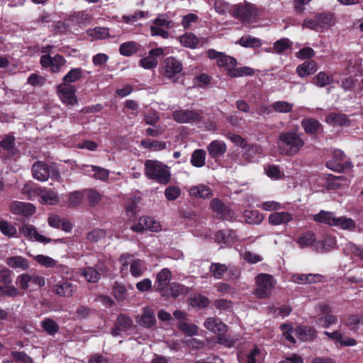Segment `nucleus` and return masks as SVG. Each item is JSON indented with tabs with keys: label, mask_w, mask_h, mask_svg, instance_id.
Returning <instances> with one entry per match:
<instances>
[{
	"label": "nucleus",
	"mask_w": 363,
	"mask_h": 363,
	"mask_svg": "<svg viewBox=\"0 0 363 363\" xmlns=\"http://www.w3.org/2000/svg\"><path fill=\"white\" fill-rule=\"evenodd\" d=\"M191 163L196 167H203L206 163V152L201 149L194 150L191 155Z\"/></svg>",
	"instance_id": "35"
},
{
	"label": "nucleus",
	"mask_w": 363,
	"mask_h": 363,
	"mask_svg": "<svg viewBox=\"0 0 363 363\" xmlns=\"http://www.w3.org/2000/svg\"><path fill=\"white\" fill-rule=\"evenodd\" d=\"M209 155L213 157H218L223 155L227 150L226 145L221 140H213L207 147Z\"/></svg>",
	"instance_id": "22"
},
{
	"label": "nucleus",
	"mask_w": 363,
	"mask_h": 363,
	"mask_svg": "<svg viewBox=\"0 0 363 363\" xmlns=\"http://www.w3.org/2000/svg\"><path fill=\"white\" fill-rule=\"evenodd\" d=\"M66 63V60L61 55H55L52 57L50 55H44L40 57V64L45 67H50L54 73L60 72Z\"/></svg>",
	"instance_id": "8"
},
{
	"label": "nucleus",
	"mask_w": 363,
	"mask_h": 363,
	"mask_svg": "<svg viewBox=\"0 0 363 363\" xmlns=\"http://www.w3.org/2000/svg\"><path fill=\"white\" fill-rule=\"evenodd\" d=\"M235 237V233L232 230H228L227 234L224 231L220 230L217 232L215 235L217 242L228 245H231L234 242Z\"/></svg>",
	"instance_id": "30"
},
{
	"label": "nucleus",
	"mask_w": 363,
	"mask_h": 363,
	"mask_svg": "<svg viewBox=\"0 0 363 363\" xmlns=\"http://www.w3.org/2000/svg\"><path fill=\"white\" fill-rule=\"evenodd\" d=\"M189 194L196 198L206 199L212 196L213 191L208 186L200 184L191 186L189 189Z\"/></svg>",
	"instance_id": "27"
},
{
	"label": "nucleus",
	"mask_w": 363,
	"mask_h": 363,
	"mask_svg": "<svg viewBox=\"0 0 363 363\" xmlns=\"http://www.w3.org/2000/svg\"><path fill=\"white\" fill-rule=\"evenodd\" d=\"M255 74V71L250 67H235L229 70V76L230 77H241L245 76H252Z\"/></svg>",
	"instance_id": "40"
},
{
	"label": "nucleus",
	"mask_w": 363,
	"mask_h": 363,
	"mask_svg": "<svg viewBox=\"0 0 363 363\" xmlns=\"http://www.w3.org/2000/svg\"><path fill=\"white\" fill-rule=\"evenodd\" d=\"M317 70V64L315 61H306L296 67V72L300 77H306L315 73Z\"/></svg>",
	"instance_id": "26"
},
{
	"label": "nucleus",
	"mask_w": 363,
	"mask_h": 363,
	"mask_svg": "<svg viewBox=\"0 0 363 363\" xmlns=\"http://www.w3.org/2000/svg\"><path fill=\"white\" fill-rule=\"evenodd\" d=\"M334 226L340 227L343 230H352L355 228L356 224L352 218L341 216L336 217Z\"/></svg>",
	"instance_id": "41"
},
{
	"label": "nucleus",
	"mask_w": 363,
	"mask_h": 363,
	"mask_svg": "<svg viewBox=\"0 0 363 363\" xmlns=\"http://www.w3.org/2000/svg\"><path fill=\"white\" fill-rule=\"evenodd\" d=\"M106 235V233L105 230L96 228L89 232L86 235V238L90 242H96L105 238Z\"/></svg>",
	"instance_id": "60"
},
{
	"label": "nucleus",
	"mask_w": 363,
	"mask_h": 363,
	"mask_svg": "<svg viewBox=\"0 0 363 363\" xmlns=\"http://www.w3.org/2000/svg\"><path fill=\"white\" fill-rule=\"evenodd\" d=\"M301 123L307 134H315L323 130L320 123L315 118H304Z\"/></svg>",
	"instance_id": "23"
},
{
	"label": "nucleus",
	"mask_w": 363,
	"mask_h": 363,
	"mask_svg": "<svg viewBox=\"0 0 363 363\" xmlns=\"http://www.w3.org/2000/svg\"><path fill=\"white\" fill-rule=\"evenodd\" d=\"M10 211L14 215L29 217L35 213V207L30 203L13 201L9 205Z\"/></svg>",
	"instance_id": "11"
},
{
	"label": "nucleus",
	"mask_w": 363,
	"mask_h": 363,
	"mask_svg": "<svg viewBox=\"0 0 363 363\" xmlns=\"http://www.w3.org/2000/svg\"><path fill=\"white\" fill-rule=\"evenodd\" d=\"M0 231L9 238L15 237L17 233L16 227L11 223L3 219H0Z\"/></svg>",
	"instance_id": "39"
},
{
	"label": "nucleus",
	"mask_w": 363,
	"mask_h": 363,
	"mask_svg": "<svg viewBox=\"0 0 363 363\" xmlns=\"http://www.w3.org/2000/svg\"><path fill=\"white\" fill-rule=\"evenodd\" d=\"M218 67H225L228 71L229 75V70L235 67L238 64L237 60L230 56L223 53L221 57L218 59V62H216Z\"/></svg>",
	"instance_id": "37"
},
{
	"label": "nucleus",
	"mask_w": 363,
	"mask_h": 363,
	"mask_svg": "<svg viewBox=\"0 0 363 363\" xmlns=\"http://www.w3.org/2000/svg\"><path fill=\"white\" fill-rule=\"evenodd\" d=\"M304 145V142L295 131L284 132L279 134L277 145L281 154L294 155L297 154Z\"/></svg>",
	"instance_id": "1"
},
{
	"label": "nucleus",
	"mask_w": 363,
	"mask_h": 363,
	"mask_svg": "<svg viewBox=\"0 0 363 363\" xmlns=\"http://www.w3.org/2000/svg\"><path fill=\"white\" fill-rule=\"evenodd\" d=\"M88 33L90 36L96 39H104L109 35L108 30L102 27H96L92 30H89Z\"/></svg>",
	"instance_id": "61"
},
{
	"label": "nucleus",
	"mask_w": 363,
	"mask_h": 363,
	"mask_svg": "<svg viewBox=\"0 0 363 363\" xmlns=\"http://www.w3.org/2000/svg\"><path fill=\"white\" fill-rule=\"evenodd\" d=\"M228 269V268L225 264L218 262L211 263L209 267L210 272L217 279H221Z\"/></svg>",
	"instance_id": "42"
},
{
	"label": "nucleus",
	"mask_w": 363,
	"mask_h": 363,
	"mask_svg": "<svg viewBox=\"0 0 363 363\" xmlns=\"http://www.w3.org/2000/svg\"><path fill=\"white\" fill-rule=\"evenodd\" d=\"M204 327L218 336L228 331V326L217 318H208L203 323Z\"/></svg>",
	"instance_id": "18"
},
{
	"label": "nucleus",
	"mask_w": 363,
	"mask_h": 363,
	"mask_svg": "<svg viewBox=\"0 0 363 363\" xmlns=\"http://www.w3.org/2000/svg\"><path fill=\"white\" fill-rule=\"evenodd\" d=\"M19 295V291L13 285L4 284L0 286V296L2 297H16Z\"/></svg>",
	"instance_id": "50"
},
{
	"label": "nucleus",
	"mask_w": 363,
	"mask_h": 363,
	"mask_svg": "<svg viewBox=\"0 0 363 363\" xmlns=\"http://www.w3.org/2000/svg\"><path fill=\"white\" fill-rule=\"evenodd\" d=\"M272 107L277 112L286 113L292 110L294 106L287 101H279L273 103Z\"/></svg>",
	"instance_id": "54"
},
{
	"label": "nucleus",
	"mask_w": 363,
	"mask_h": 363,
	"mask_svg": "<svg viewBox=\"0 0 363 363\" xmlns=\"http://www.w3.org/2000/svg\"><path fill=\"white\" fill-rule=\"evenodd\" d=\"M239 44L245 48H256L262 45L261 40L250 35H245L239 40Z\"/></svg>",
	"instance_id": "36"
},
{
	"label": "nucleus",
	"mask_w": 363,
	"mask_h": 363,
	"mask_svg": "<svg viewBox=\"0 0 363 363\" xmlns=\"http://www.w3.org/2000/svg\"><path fill=\"white\" fill-rule=\"evenodd\" d=\"M57 93L64 104L74 105L77 103L76 89L74 86L66 83L60 84L57 86Z\"/></svg>",
	"instance_id": "10"
},
{
	"label": "nucleus",
	"mask_w": 363,
	"mask_h": 363,
	"mask_svg": "<svg viewBox=\"0 0 363 363\" xmlns=\"http://www.w3.org/2000/svg\"><path fill=\"white\" fill-rule=\"evenodd\" d=\"M218 342L222 345H224L227 347H232L234 346L235 342L238 340V337L231 336L230 335L223 333L222 335H219L217 337Z\"/></svg>",
	"instance_id": "53"
},
{
	"label": "nucleus",
	"mask_w": 363,
	"mask_h": 363,
	"mask_svg": "<svg viewBox=\"0 0 363 363\" xmlns=\"http://www.w3.org/2000/svg\"><path fill=\"white\" fill-rule=\"evenodd\" d=\"M142 145L145 148H150L152 150H162L166 148V143L158 140H146L142 141Z\"/></svg>",
	"instance_id": "57"
},
{
	"label": "nucleus",
	"mask_w": 363,
	"mask_h": 363,
	"mask_svg": "<svg viewBox=\"0 0 363 363\" xmlns=\"http://www.w3.org/2000/svg\"><path fill=\"white\" fill-rule=\"evenodd\" d=\"M145 175L160 184H166L169 182L170 172L168 167L160 161L147 160L144 164Z\"/></svg>",
	"instance_id": "2"
},
{
	"label": "nucleus",
	"mask_w": 363,
	"mask_h": 363,
	"mask_svg": "<svg viewBox=\"0 0 363 363\" xmlns=\"http://www.w3.org/2000/svg\"><path fill=\"white\" fill-rule=\"evenodd\" d=\"M325 121L333 126L344 125L347 123V116L343 113H330L327 116Z\"/></svg>",
	"instance_id": "33"
},
{
	"label": "nucleus",
	"mask_w": 363,
	"mask_h": 363,
	"mask_svg": "<svg viewBox=\"0 0 363 363\" xmlns=\"http://www.w3.org/2000/svg\"><path fill=\"white\" fill-rule=\"evenodd\" d=\"M173 118L179 123H194L202 118L199 112L193 110H179L173 113Z\"/></svg>",
	"instance_id": "13"
},
{
	"label": "nucleus",
	"mask_w": 363,
	"mask_h": 363,
	"mask_svg": "<svg viewBox=\"0 0 363 363\" xmlns=\"http://www.w3.org/2000/svg\"><path fill=\"white\" fill-rule=\"evenodd\" d=\"M34 259L39 264H40L45 267L51 268V267H54L57 265V261H55L52 257L46 256V255H38L34 257Z\"/></svg>",
	"instance_id": "52"
},
{
	"label": "nucleus",
	"mask_w": 363,
	"mask_h": 363,
	"mask_svg": "<svg viewBox=\"0 0 363 363\" xmlns=\"http://www.w3.org/2000/svg\"><path fill=\"white\" fill-rule=\"evenodd\" d=\"M333 82V76L325 72H320L313 78V83L318 87H324Z\"/></svg>",
	"instance_id": "31"
},
{
	"label": "nucleus",
	"mask_w": 363,
	"mask_h": 363,
	"mask_svg": "<svg viewBox=\"0 0 363 363\" xmlns=\"http://www.w3.org/2000/svg\"><path fill=\"white\" fill-rule=\"evenodd\" d=\"M91 169L94 172L91 177L95 179H99L103 182H106L108 179L110 174V171L108 169L98 166H91Z\"/></svg>",
	"instance_id": "47"
},
{
	"label": "nucleus",
	"mask_w": 363,
	"mask_h": 363,
	"mask_svg": "<svg viewBox=\"0 0 363 363\" xmlns=\"http://www.w3.org/2000/svg\"><path fill=\"white\" fill-rule=\"evenodd\" d=\"M182 70V64L174 57H168L164 62L162 74L168 78H172Z\"/></svg>",
	"instance_id": "15"
},
{
	"label": "nucleus",
	"mask_w": 363,
	"mask_h": 363,
	"mask_svg": "<svg viewBox=\"0 0 363 363\" xmlns=\"http://www.w3.org/2000/svg\"><path fill=\"white\" fill-rule=\"evenodd\" d=\"M40 201L43 204L55 205L59 199L55 192L51 190L43 189L39 193Z\"/></svg>",
	"instance_id": "29"
},
{
	"label": "nucleus",
	"mask_w": 363,
	"mask_h": 363,
	"mask_svg": "<svg viewBox=\"0 0 363 363\" xmlns=\"http://www.w3.org/2000/svg\"><path fill=\"white\" fill-rule=\"evenodd\" d=\"M188 293V288L184 286V285L178 283H172L169 285V289H168L169 296H172L174 298L184 295Z\"/></svg>",
	"instance_id": "43"
},
{
	"label": "nucleus",
	"mask_w": 363,
	"mask_h": 363,
	"mask_svg": "<svg viewBox=\"0 0 363 363\" xmlns=\"http://www.w3.org/2000/svg\"><path fill=\"white\" fill-rule=\"evenodd\" d=\"M317 331L309 326H298L296 328V335L302 341H311L316 337Z\"/></svg>",
	"instance_id": "25"
},
{
	"label": "nucleus",
	"mask_w": 363,
	"mask_h": 363,
	"mask_svg": "<svg viewBox=\"0 0 363 363\" xmlns=\"http://www.w3.org/2000/svg\"><path fill=\"white\" fill-rule=\"evenodd\" d=\"M238 359L240 363H260L262 360V355L259 349L255 347L248 353H240Z\"/></svg>",
	"instance_id": "21"
},
{
	"label": "nucleus",
	"mask_w": 363,
	"mask_h": 363,
	"mask_svg": "<svg viewBox=\"0 0 363 363\" xmlns=\"http://www.w3.org/2000/svg\"><path fill=\"white\" fill-rule=\"evenodd\" d=\"M11 356L16 363H33L32 359L23 352H12Z\"/></svg>",
	"instance_id": "64"
},
{
	"label": "nucleus",
	"mask_w": 363,
	"mask_h": 363,
	"mask_svg": "<svg viewBox=\"0 0 363 363\" xmlns=\"http://www.w3.org/2000/svg\"><path fill=\"white\" fill-rule=\"evenodd\" d=\"M172 278V273L167 268L162 269L156 277V280L154 284L155 289L160 291L162 296H168L167 286L169 284Z\"/></svg>",
	"instance_id": "9"
},
{
	"label": "nucleus",
	"mask_w": 363,
	"mask_h": 363,
	"mask_svg": "<svg viewBox=\"0 0 363 363\" xmlns=\"http://www.w3.org/2000/svg\"><path fill=\"white\" fill-rule=\"evenodd\" d=\"M244 217L245 221L249 224H259L263 219L262 216L257 211H245Z\"/></svg>",
	"instance_id": "49"
},
{
	"label": "nucleus",
	"mask_w": 363,
	"mask_h": 363,
	"mask_svg": "<svg viewBox=\"0 0 363 363\" xmlns=\"http://www.w3.org/2000/svg\"><path fill=\"white\" fill-rule=\"evenodd\" d=\"M133 325V320L126 315L121 314L118 316L115 328L112 330L111 334L113 336H118L119 331H127Z\"/></svg>",
	"instance_id": "20"
},
{
	"label": "nucleus",
	"mask_w": 363,
	"mask_h": 363,
	"mask_svg": "<svg viewBox=\"0 0 363 363\" xmlns=\"http://www.w3.org/2000/svg\"><path fill=\"white\" fill-rule=\"evenodd\" d=\"M345 250L352 255L357 257L363 260V247H360L352 242L347 243L345 246Z\"/></svg>",
	"instance_id": "63"
},
{
	"label": "nucleus",
	"mask_w": 363,
	"mask_h": 363,
	"mask_svg": "<svg viewBox=\"0 0 363 363\" xmlns=\"http://www.w3.org/2000/svg\"><path fill=\"white\" fill-rule=\"evenodd\" d=\"M145 271L144 262L140 259H135L132 261L131 266L130 267V272L132 276L138 277L143 275Z\"/></svg>",
	"instance_id": "46"
},
{
	"label": "nucleus",
	"mask_w": 363,
	"mask_h": 363,
	"mask_svg": "<svg viewBox=\"0 0 363 363\" xmlns=\"http://www.w3.org/2000/svg\"><path fill=\"white\" fill-rule=\"evenodd\" d=\"M18 230L21 235L31 241H37L43 244L50 243L53 241L52 239L39 234L37 229L33 225L27 223H23ZM54 241L57 242V240Z\"/></svg>",
	"instance_id": "7"
},
{
	"label": "nucleus",
	"mask_w": 363,
	"mask_h": 363,
	"mask_svg": "<svg viewBox=\"0 0 363 363\" xmlns=\"http://www.w3.org/2000/svg\"><path fill=\"white\" fill-rule=\"evenodd\" d=\"M315 241V237L313 232L308 231L303 233L297 239V242L301 248L312 245Z\"/></svg>",
	"instance_id": "44"
},
{
	"label": "nucleus",
	"mask_w": 363,
	"mask_h": 363,
	"mask_svg": "<svg viewBox=\"0 0 363 363\" xmlns=\"http://www.w3.org/2000/svg\"><path fill=\"white\" fill-rule=\"evenodd\" d=\"M164 50L162 48H157L149 51L148 55L140 60L139 64L146 69L156 67L158 65L157 57L164 55Z\"/></svg>",
	"instance_id": "14"
},
{
	"label": "nucleus",
	"mask_w": 363,
	"mask_h": 363,
	"mask_svg": "<svg viewBox=\"0 0 363 363\" xmlns=\"http://www.w3.org/2000/svg\"><path fill=\"white\" fill-rule=\"evenodd\" d=\"M211 208L216 213V216L223 220H231L235 213L218 199H213L210 203Z\"/></svg>",
	"instance_id": "12"
},
{
	"label": "nucleus",
	"mask_w": 363,
	"mask_h": 363,
	"mask_svg": "<svg viewBox=\"0 0 363 363\" xmlns=\"http://www.w3.org/2000/svg\"><path fill=\"white\" fill-rule=\"evenodd\" d=\"M77 286L67 281L62 280L52 287V292L60 296L71 297L76 291Z\"/></svg>",
	"instance_id": "17"
},
{
	"label": "nucleus",
	"mask_w": 363,
	"mask_h": 363,
	"mask_svg": "<svg viewBox=\"0 0 363 363\" xmlns=\"http://www.w3.org/2000/svg\"><path fill=\"white\" fill-rule=\"evenodd\" d=\"M140 48V45L133 41L123 43L120 45L119 52L123 56H130L136 53Z\"/></svg>",
	"instance_id": "32"
},
{
	"label": "nucleus",
	"mask_w": 363,
	"mask_h": 363,
	"mask_svg": "<svg viewBox=\"0 0 363 363\" xmlns=\"http://www.w3.org/2000/svg\"><path fill=\"white\" fill-rule=\"evenodd\" d=\"M32 174L34 179L40 181H47L50 177L59 178L60 174L55 168L45 162L38 161L33 164Z\"/></svg>",
	"instance_id": "6"
},
{
	"label": "nucleus",
	"mask_w": 363,
	"mask_h": 363,
	"mask_svg": "<svg viewBox=\"0 0 363 363\" xmlns=\"http://www.w3.org/2000/svg\"><path fill=\"white\" fill-rule=\"evenodd\" d=\"M291 43L289 39L284 38L277 40L273 45V50L277 53H281L285 50L289 49Z\"/></svg>",
	"instance_id": "55"
},
{
	"label": "nucleus",
	"mask_w": 363,
	"mask_h": 363,
	"mask_svg": "<svg viewBox=\"0 0 363 363\" xmlns=\"http://www.w3.org/2000/svg\"><path fill=\"white\" fill-rule=\"evenodd\" d=\"M14 144L15 137L12 135H6L0 143V145L2 148L11 152H13Z\"/></svg>",
	"instance_id": "62"
},
{
	"label": "nucleus",
	"mask_w": 363,
	"mask_h": 363,
	"mask_svg": "<svg viewBox=\"0 0 363 363\" xmlns=\"http://www.w3.org/2000/svg\"><path fill=\"white\" fill-rule=\"evenodd\" d=\"M180 43L182 45L193 49L197 47L199 40L194 34L190 33L181 36Z\"/></svg>",
	"instance_id": "45"
},
{
	"label": "nucleus",
	"mask_w": 363,
	"mask_h": 363,
	"mask_svg": "<svg viewBox=\"0 0 363 363\" xmlns=\"http://www.w3.org/2000/svg\"><path fill=\"white\" fill-rule=\"evenodd\" d=\"M334 23V16L332 13H319L314 18H306L303 23V27L317 32H322Z\"/></svg>",
	"instance_id": "5"
},
{
	"label": "nucleus",
	"mask_w": 363,
	"mask_h": 363,
	"mask_svg": "<svg viewBox=\"0 0 363 363\" xmlns=\"http://www.w3.org/2000/svg\"><path fill=\"white\" fill-rule=\"evenodd\" d=\"M274 278L268 274L261 273L255 277V294L259 298H269L276 285Z\"/></svg>",
	"instance_id": "4"
},
{
	"label": "nucleus",
	"mask_w": 363,
	"mask_h": 363,
	"mask_svg": "<svg viewBox=\"0 0 363 363\" xmlns=\"http://www.w3.org/2000/svg\"><path fill=\"white\" fill-rule=\"evenodd\" d=\"M6 264L12 268H20L23 270L27 269L29 267L28 261L21 256H14L7 258Z\"/></svg>",
	"instance_id": "34"
},
{
	"label": "nucleus",
	"mask_w": 363,
	"mask_h": 363,
	"mask_svg": "<svg viewBox=\"0 0 363 363\" xmlns=\"http://www.w3.org/2000/svg\"><path fill=\"white\" fill-rule=\"evenodd\" d=\"M233 16L243 23H253L259 16L257 8L247 2L236 4L232 9Z\"/></svg>",
	"instance_id": "3"
},
{
	"label": "nucleus",
	"mask_w": 363,
	"mask_h": 363,
	"mask_svg": "<svg viewBox=\"0 0 363 363\" xmlns=\"http://www.w3.org/2000/svg\"><path fill=\"white\" fill-rule=\"evenodd\" d=\"M82 69L81 68L72 69L64 77L63 83L69 84L82 78Z\"/></svg>",
	"instance_id": "48"
},
{
	"label": "nucleus",
	"mask_w": 363,
	"mask_h": 363,
	"mask_svg": "<svg viewBox=\"0 0 363 363\" xmlns=\"http://www.w3.org/2000/svg\"><path fill=\"white\" fill-rule=\"evenodd\" d=\"M43 329L50 335H54L60 329L58 324L51 318H45L40 323Z\"/></svg>",
	"instance_id": "38"
},
{
	"label": "nucleus",
	"mask_w": 363,
	"mask_h": 363,
	"mask_svg": "<svg viewBox=\"0 0 363 363\" xmlns=\"http://www.w3.org/2000/svg\"><path fill=\"white\" fill-rule=\"evenodd\" d=\"M136 320L140 325L147 328L153 327L156 323L155 312L147 307L143 308V314L137 316Z\"/></svg>",
	"instance_id": "19"
},
{
	"label": "nucleus",
	"mask_w": 363,
	"mask_h": 363,
	"mask_svg": "<svg viewBox=\"0 0 363 363\" xmlns=\"http://www.w3.org/2000/svg\"><path fill=\"white\" fill-rule=\"evenodd\" d=\"M317 323L323 328H329L330 325L337 323V318L335 315L329 314L319 318L317 320Z\"/></svg>",
	"instance_id": "58"
},
{
	"label": "nucleus",
	"mask_w": 363,
	"mask_h": 363,
	"mask_svg": "<svg viewBox=\"0 0 363 363\" xmlns=\"http://www.w3.org/2000/svg\"><path fill=\"white\" fill-rule=\"evenodd\" d=\"M345 154L342 151L340 150H336L333 152V159L335 160V162L336 163L333 165L332 162H328L327 163V166L334 170H337L339 167H341L339 162L342 161L345 157Z\"/></svg>",
	"instance_id": "59"
},
{
	"label": "nucleus",
	"mask_w": 363,
	"mask_h": 363,
	"mask_svg": "<svg viewBox=\"0 0 363 363\" xmlns=\"http://www.w3.org/2000/svg\"><path fill=\"white\" fill-rule=\"evenodd\" d=\"M160 224L155 221L153 218L143 216L139 218L138 223L131 226V229L135 232H141L145 230L157 231L160 229Z\"/></svg>",
	"instance_id": "16"
},
{
	"label": "nucleus",
	"mask_w": 363,
	"mask_h": 363,
	"mask_svg": "<svg viewBox=\"0 0 363 363\" xmlns=\"http://www.w3.org/2000/svg\"><path fill=\"white\" fill-rule=\"evenodd\" d=\"M179 328L181 331L186 333L189 336H193L197 334L198 328L196 325L188 323L186 322L181 321L179 323Z\"/></svg>",
	"instance_id": "56"
},
{
	"label": "nucleus",
	"mask_w": 363,
	"mask_h": 363,
	"mask_svg": "<svg viewBox=\"0 0 363 363\" xmlns=\"http://www.w3.org/2000/svg\"><path fill=\"white\" fill-rule=\"evenodd\" d=\"M313 218L315 222L334 226L336 216L333 212L320 211L318 213L313 215Z\"/></svg>",
	"instance_id": "28"
},
{
	"label": "nucleus",
	"mask_w": 363,
	"mask_h": 363,
	"mask_svg": "<svg viewBox=\"0 0 363 363\" xmlns=\"http://www.w3.org/2000/svg\"><path fill=\"white\" fill-rule=\"evenodd\" d=\"M82 275L86 278L87 281L91 283H96L100 279L99 272L91 267L84 268L82 272Z\"/></svg>",
	"instance_id": "51"
},
{
	"label": "nucleus",
	"mask_w": 363,
	"mask_h": 363,
	"mask_svg": "<svg viewBox=\"0 0 363 363\" xmlns=\"http://www.w3.org/2000/svg\"><path fill=\"white\" fill-rule=\"evenodd\" d=\"M293 219V216L288 212H277L269 216V223L273 225L286 224Z\"/></svg>",
	"instance_id": "24"
}]
</instances>
